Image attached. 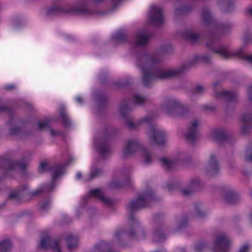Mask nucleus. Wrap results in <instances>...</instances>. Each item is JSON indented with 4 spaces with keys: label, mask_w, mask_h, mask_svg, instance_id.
<instances>
[{
    "label": "nucleus",
    "mask_w": 252,
    "mask_h": 252,
    "mask_svg": "<svg viewBox=\"0 0 252 252\" xmlns=\"http://www.w3.org/2000/svg\"><path fill=\"white\" fill-rule=\"evenodd\" d=\"M59 118L62 124L65 128H69L71 126L70 119L66 113L65 107L62 105L59 110Z\"/></svg>",
    "instance_id": "a878e982"
},
{
    "label": "nucleus",
    "mask_w": 252,
    "mask_h": 252,
    "mask_svg": "<svg viewBox=\"0 0 252 252\" xmlns=\"http://www.w3.org/2000/svg\"><path fill=\"white\" fill-rule=\"evenodd\" d=\"M149 20L151 24L156 26H161L163 23V16L162 9L157 6H152L149 14Z\"/></svg>",
    "instance_id": "2eb2a0df"
},
{
    "label": "nucleus",
    "mask_w": 252,
    "mask_h": 252,
    "mask_svg": "<svg viewBox=\"0 0 252 252\" xmlns=\"http://www.w3.org/2000/svg\"><path fill=\"white\" fill-rule=\"evenodd\" d=\"M28 189V186L24 184L19 186L16 191L11 192L8 197V199L12 200L16 203H19L22 200L24 192Z\"/></svg>",
    "instance_id": "b1692460"
},
{
    "label": "nucleus",
    "mask_w": 252,
    "mask_h": 252,
    "mask_svg": "<svg viewBox=\"0 0 252 252\" xmlns=\"http://www.w3.org/2000/svg\"><path fill=\"white\" fill-rule=\"evenodd\" d=\"M15 86L13 84H8L4 87V89L6 91H10L15 89Z\"/></svg>",
    "instance_id": "0e129e2a"
},
{
    "label": "nucleus",
    "mask_w": 252,
    "mask_h": 252,
    "mask_svg": "<svg viewBox=\"0 0 252 252\" xmlns=\"http://www.w3.org/2000/svg\"><path fill=\"white\" fill-rule=\"evenodd\" d=\"M103 173V171L101 169L97 168L95 167V165L94 164L91 169L89 180H92L96 178H97L102 175Z\"/></svg>",
    "instance_id": "c9c22d12"
},
{
    "label": "nucleus",
    "mask_w": 252,
    "mask_h": 252,
    "mask_svg": "<svg viewBox=\"0 0 252 252\" xmlns=\"http://www.w3.org/2000/svg\"><path fill=\"white\" fill-rule=\"evenodd\" d=\"M245 14L248 16L252 17V6H249L246 8Z\"/></svg>",
    "instance_id": "e2e57ef3"
},
{
    "label": "nucleus",
    "mask_w": 252,
    "mask_h": 252,
    "mask_svg": "<svg viewBox=\"0 0 252 252\" xmlns=\"http://www.w3.org/2000/svg\"><path fill=\"white\" fill-rule=\"evenodd\" d=\"M241 119L243 124L241 129V132L243 134H247L252 129V113H245Z\"/></svg>",
    "instance_id": "412c9836"
},
{
    "label": "nucleus",
    "mask_w": 252,
    "mask_h": 252,
    "mask_svg": "<svg viewBox=\"0 0 252 252\" xmlns=\"http://www.w3.org/2000/svg\"><path fill=\"white\" fill-rule=\"evenodd\" d=\"M25 159V158H22V160H13L7 155L0 156V175L5 177L7 172L17 168H19L24 173L27 167Z\"/></svg>",
    "instance_id": "0eeeda50"
},
{
    "label": "nucleus",
    "mask_w": 252,
    "mask_h": 252,
    "mask_svg": "<svg viewBox=\"0 0 252 252\" xmlns=\"http://www.w3.org/2000/svg\"><path fill=\"white\" fill-rule=\"evenodd\" d=\"M118 131L116 128H109L106 130L104 137L100 138L94 137V143L95 148L102 158H105L111 153L108 137L115 134Z\"/></svg>",
    "instance_id": "6e6552de"
},
{
    "label": "nucleus",
    "mask_w": 252,
    "mask_h": 252,
    "mask_svg": "<svg viewBox=\"0 0 252 252\" xmlns=\"http://www.w3.org/2000/svg\"><path fill=\"white\" fill-rule=\"evenodd\" d=\"M94 3H98L102 2L104 0H91ZM113 2H114L113 5V9H115L118 5L119 4L120 1L122 0H111Z\"/></svg>",
    "instance_id": "5fc2aeb1"
},
{
    "label": "nucleus",
    "mask_w": 252,
    "mask_h": 252,
    "mask_svg": "<svg viewBox=\"0 0 252 252\" xmlns=\"http://www.w3.org/2000/svg\"><path fill=\"white\" fill-rule=\"evenodd\" d=\"M91 197L99 199L103 204L107 207L111 206L113 203V200L111 199L105 197V192L103 189L96 188L91 190L89 194L83 198L82 205H86L88 201L91 199Z\"/></svg>",
    "instance_id": "9b49d317"
},
{
    "label": "nucleus",
    "mask_w": 252,
    "mask_h": 252,
    "mask_svg": "<svg viewBox=\"0 0 252 252\" xmlns=\"http://www.w3.org/2000/svg\"><path fill=\"white\" fill-rule=\"evenodd\" d=\"M73 160V157L69 156L66 162L51 165V167H49V171L52 173V177L51 183L42 186L34 191L30 192L29 195L32 197L39 194L42 192H50L54 191L56 186L57 180L65 173L66 167L70 164Z\"/></svg>",
    "instance_id": "20e7f679"
},
{
    "label": "nucleus",
    "mask_w": 252,
    "mask_h": 252,
    "mask_svg": "<svg viewBox=\"0 0 252 252\" xmlns=\"http://www.w3.org/2000/svg\"><path fill=\"white\" fill-rule=\"evenodd\" d=\"M249 245L248 244L242 246L239 249L238 252H249Z\"/></svg>",
    "instance_id": "052dcab7"
},
{
    "label": "nucleus",
    "mask_w": 252,
    "mask_h": 252,
    "mask_svg": "<svg viewBox=\"0 0 252 252\" xmlns=\"http://www.w3.org/2000/svg\"><path fill=\"white\" fill-rule=\"evenodd\" d=\"M180 191L183 195L186 196H188L194 192V191L189 187V189H182Z\"/></svg>",
    "instance_id": "6e6d98bb"
},
{
    "label": "nucleus",
    "mask_w": 252,
    "mask_h": 252,
    "mask_svg": "<svg viewBox=\"0 0 252 252\" xmlns=\"http://www.w3.org/2000/svg\"><path fill=\"white\" fill-rule=\"evenodd\" d=\"M160 50L164 53H169L172 51V47L170 44H164L160 47Z\"/></svg>",
    "instance_id": "09e8293b"
},
{
    "label": "nucleus",
    "mask_w": 252,
    "mask_h": 252,
    "mask_svg": "<svg viewBox=\"0 0 252 252\" xmlns=\"http://www.w3.org/2000/svg\"><path fill=\"white\" fill-rule=\"evenodd\" d=\"M163 218L164 215L161 213H158L154 216V220L156 223L160 222L163 220Z\"/></svg>",
    "instance_id": "864d4df0"
},
{
    "label": "nucleus",
    "mask_w": 252,
    "mask_h": 252,
    "mask_svg": "<svg viewBox=\"0 0 252 252\" xmlns=\"http://www.w3.org/2000/svg\"><path fill=\"white\" fill-rule=\"evenodd\" d=\"M162 164L163 167L166 168L168 171H170L173 169L176 164L174 161L170 160L165 158H162Z\"/></svg>",
    "instance_id": "58836bf2"
},
{
    "label": "nucleus",
    "mask_w": 252,
    "mask_h": 252,
    "mask_svg": "<svg viewBox=\"0 0 252 252\" xmlns=\"http://www.w3.org/2000/svg\"><path fill=\"white\" fill-rule=\"evenodd\" d=\"M243 44L247 45L252 44V33L249 31L245 32L243 36Z\"/></svg>",
    "instance_id": "79ce46f5"
},
{
    "label": "nucleus",
    "mask_w": 252,
    "mask_h": 252,
    "mask_svg": "<svg viewBox=\"0 0 252 252\" xmlns=\"http://www.w3.org/2000/svg\"><path fill=\"white\" fill-rule=\"evenodd\" d=\"M220 9L225 13H231L235 9L234 0H217Z\"/></svg>",
    "instance_id": "5701e85b"
},
{
    "label": "nucleus",
    "mask_w": 252,
    "mask_h": 252,
    "mask_svg": "<svg viewBox=\"0 0 252 252\" xmlns=\"http://www.w3.org/2000/svg\"><path fill=\"white\" fill-rule=\"evenodd\" d=\"M108 75L106 72L102 71L99 75V80L102 84H105L107 82Z\"/></svg>",
    "instance_id": "603ef678"
},
{
    "label": "nucleus",
    "mask_w": 252,
    "mask_h": 252,
    "mask_svg": "<svg viewBox=\"0 0 252 252\" xmlns=\"http://www.w3.org/2000/svg\"><path fill=\"white\" fill-rule=\"evenodd\" d=\"M136 152L140 153L142 161L145 164L149 165L152 163L151 153L142 145L140 141L138 139L128 140L124 150V156H130Z\"/></svg>",
    "instance_id": "423d86ee"
},
{
    "label": "nucleus",
    "mask_w": 252,
    "mask_h": 252,
    "mask_svg": "<svg viewBox=\"0 0 252 252\" xmlns=\"http://www.w3.org/2000/svg\"><path fill=\"white\" fill-rule=\"evenodd\" d=\"M184 35L187 39L192 42L196 41L199 37V35L198 34L190 31L185 32Z\"/></svg>",
    "instance_id": "a19ab883"
},
{
    "label": "nucleus",
    "mask_w": 252,
    "mask_h": 252,
    "mask_svg": "<svg viewBox=\"0 0 252 252\" xmlns=\"http://www.w3.org/2000/svg\"><path fill=\"white\" fill-rule=\"evenodd\" d=\"M90 1L89 0H80L79 6L76 8H69L60 5L49 7L47 10V16L49 18L60 16L64 14H80L92 15L93 11L90 9Z\"/></svg>",
    "instance_id": "39448f33"
},
{
    "label": "nucleus",
    "mask_w": 252,
    "mask_h": 252,
    "mask_svg": "<svg viewBox=\"0 0 252 252\" xmlns=\"http://www.w3.org/2000/svg\"><path fill=\"white\" fill-rule=\"evenodd\" d=\"M198 121L197 120H193L189 125L187 131L184 133L187 142L190 145H194L198 138Z\"/></svg>",
    "instance_id": "4468645a"
},
{
    "label": "nucleus",
    "mask_w": 252,
    "mask_h": 252,
    "mask_svg": "<svg viewBox=\"0 0 252 252\" xmlns=\"http://www.w3.org/2000/svg\"><path fill=\"white\" fill-rule=\"evenodd\" d=\"M51 200L50 199L46 200L43 202L40 203L39 210L44 212L48 210L50 207Z\"/></svg>",
    "instance_id": "37998d69"
},
{
    "label": "nucleus",
    "mask_w": 252,
    "mask_h": 252,
    "mask_svg": "<svg viewBox=\"0 0 252 252\" xmlns=\"http://www.w3.org/2000/svg\"><path fill=\"white\" fill-rule=\"evenodd\" d=\"M7 123L10 126L9 128L10 135L24 137L31 134L30 131L26 132L23 126H17V124L21 123L20 121L13 115L10 116Z\"/></svg>",
    "instance_id": "ddd939ff"
},
{
    "label": "nucleus",
    "mask_w": 252,
    "mask_h": 252,
    "mask_svg": "<svg viewBox=\"0 0 252 252\" xmlns=\"http://www.w3.org/2000/svg\"><path fill=\"white\" fill-rule=\"evenodd\" d=\"M250 154L249 150H247L246 154L245 156V159L247 162H252V153Z\"/></svg>",
    "instance_id": "13d9d810"
},
{
    "label": "nucleus",
    "mask_w": 252,
    "mask_h": 252,
    "mask_svg": "<svg viewBox=\"0 0 252 252\" xmlns=\"http://www.w3.org/2000/svg\"><path fill=\"white\" fill-rule=\"evenodd\" d=\"M12 246V243L10 239L3 240L0 242V252H9Z\"/></svg>",
    "instance_id": "f704fd0d"
},
{
    "label": "nucleus",
    "mask_w": 252,
    "mask_h": 252,
    "mask_svg": "<svg viewBox=\"0 0 252 252\" xmlns=\"http://www.w3.org/2000/svg\"><path fill=\"white\" fill-rule=\"evenodd\" d=\"M230 240L224 233L218 234L214 239V252H228L230 246Z\"/></svg>",
    "instance_id": "f8f14e48"
},
{
    "label": "nucleus",
    "mask_w": 252,
    "mask_h": 252,
    "mask_svg": "<svg viewBox=\"0 0 252 252\" xmlns=\"http://www.w3.org/2000/svg\"><path fill=\"white\" fill-rule=\"evenodd\" d=\"M194 211L196 217L198 218H203L205 216L206 214L205 212L202 211L200 208L198 204H195L194 206Z\"/></svg>",
    "instance_id": "c03bdc74"
},
{
    "label": "nucleus",
    "mask_w": 252,
    "mask_h": 252,
    "mask_svg": "<svg viewBox=\"0 0 252 252\" xmlns=\"http://www.w3.org/2000/svg\"><path fill=\"white\" fill-rule=\"evenodd\" d=\"M132 108L129 106L128 103H122L119 108V112L122 117L125 119L126 125L129 129H134L140 123L144 122L151 125L153 118L150 116H146L138 122H133V119L129 115Z\"/></svg>",
    "instance_id": "1a4fd4ad"
},
{
    "label": "nucleus",
    "mask_w": 252,
    "mask_h": 252,
    "mask_svg": "<svg viewBox=\"0 0 252 252\" xmlns=\"http://www.w3.org/2000/svg\"><path fill=\"white\" fill-rule=\"evenodd\" d=\"M59 244V240L52 239L47 235L41 239L38 247L41 249H50L54 252H62Z\"/></svg>",
    "instance_id": "a211bd4d"
},
{
    "label": "nucleus",
    "mask_w": 252,
    "mask_h": 252,
    "mask_svg": "<svg viewBox=\"0 0 252 252\" xmlns=\"http://www.w3.org/2000/svg\"><path fill=\"white\" fill-rule=\"evenodd\" d=\"M201 16L205 25L211 28L208 33L206 43V47L209 50L224 59L236 57L252 64V54H246L244 46L235 51H231L228 45L221 43L220 36L229 32L233 28L230 23L217 22L207 7L202 8Z\"/></svg>",
    "instance_id": "f03ea898"
},
{
    "label": "nucleus",
    "mask_w": 252,
    "mask_h": 252,
    "mask_svg": "<svg viewBox=\"0 0 252 252\" xmlns=\"http://www.w3.org/2000/svg\"><path fill=\"white\" fill-rule=\"evenodd\" d=\"M188 225V218L187 217V216H183L179 223V225H178V229L179 230V229H181L183 228H185L186 226H187Z\"/></svg>",
    "instance_id": "de8ad7c7"
},
{
    "label": "nucleus",
    "mask_w": 252,
    "mask_h": 252,
    "mask_svg": "<svg viewBox=\"0 0 252 252\" xmlns=\"http://www.w3.org/2000/svg\"><path fill=\"white\" fill-rule=\"evenodd\" d=\"M50 167L51 165H49L46 162H42L40 163L38 170L39 172L49 171V167Z\"/></svg>",
    "instance_id": "3c124183"
},
{
    "label": "nucleus",
    "mask_w": 252,
    "mask_h": 252,
    "mask_svg": "<svg viewBox=\"0 0 252 252\" xmlns=\"http://www.w3.org/2000/svg\"><path fill=\"white\" fill-rule=\"evenodd\" d=\"M24 24L23 20L19 16H15L13 19V25L15 28H20Z\"/></svg>",
    "instance_id": "a18cd8bd"
},
{
    "label": "nucleus",
    "mask_w": 252,
    "mask_h": 252,
    "mask_svg": "<svg viewBox=\"0 0 252 252\" xmlns=\"http://www.w3.org/2000/svg\"><path fill=\"white\" fill-rule=\"evenodd\" d=\"M162 60V57L158 52L149 53L143 51L135 55V65L141 71L142 82L145 87H151L158 80H165L180 75L188 71L199 59L198 56H195L175 69L163 68L160 65Z\"/></svg>",
    "instance_id": "f257e3e1"
},
{
    "label": "nucleus",
    "mask_w": 252,
    "mask_h": 252,
    "mask_svg": "<svg viewBox=\"0 0 252 252\" xmlns=\"http://www.w3.org/2000/svg\"><path fill=\"white\" fill-rule=\"evenodd\" d=\"M225 202L230 204H235L240 201L239 195L232 189H229L226 190L223 195Z\"/></svg>",
    "instance_id": "bb28decb"
},
{
    "label": "nucleus",
    "mask_w": 252,
    "mask_h": 252,
    "mask_svg": "<svg viewBox=\"0 0 252 252\" xmlns=\"http://www.w3.org/2000/svg\"><path fill=\"white\" fill-rule=\"evenodd\" d=\"M208 247V244L204 241H200L195 243L194 249L195 252H203Z\"/></svg>",
    "instance_id": "4c0bfd02"
},
{
    "label": "nucleus",
    "mask_w": 252,
    "mask_h": 252,
    "mask_svg": "<svg viewBox=\"0 0 252 252\" xmlns=\"http://www.w3.org/2000/svg\"><path fill=\"white\" fill-rule=\"evenodd\" d=\"M189 187L194 192L199 191L202 187V183L198 178H194L190 181Z\"/></svg>",
    "instance_id": "72a5a7b5"
},
{
    "label": "nucleus",
    "mask_w": 252,
    "mask_h": 252,
    "mask_svg": "<svg viewBox=\"0 0 252 252\" xmlns=\"http://www.w3.org/2000/svg\"><path fill=\"white\" fill-rule=\"evenodd\" d=\"M205 170L207 174L211 176H215L219 173L220 166L215 155H211L208 162L205 167Z\"/></svg>",
    "instance_id": "aec40b11"
},
{
    "label": "nucleus",
    "mask_w": 252,
    "mask_h": 252,
    "mask_svg": "<svg viewBox=\"0 0 252 252\" xmlns=\"http://www.w3.org/2000/svg\"><path fill=\"white\" fill-rule=\"evenodd\" d=\"M149 136L152 143L158 145H163L165 143L164 132L155 126H153L150 127Z\"/></svg>",
    "instance_id": "f3484780"
},
{
    "label": "nucleus",
    "mask_w": 252,
    "mask_h": 252,
    "mask_svg": "<svg viewBox=\"0 0 252 252\" xmlns=\"http://www.w3.org/2000/svg\"><path fill=\"white\" fill-rule=\"evenodd\" d=\"M132 183L129 178H126L124 182H121L119 180H114L110 184V187L112 189H118L121 188H129L132 187Z\"/></svg>",
    "instance_id": "c756f323"
},
{
    "label": "nucleus",
    "mask_w": 252,
    "mask_h": 252,
    "mask_svg": "<svg viewBox=\"0 0 252 252\" xmlns=\"http://www.w3.org/2000/svg\"><path fill=\"white\" fill-rule=\"evenodd\" d=\"M216 96L217 98L223 97L226 101L227 104L226 110L227 111H229V107L232 109H233L235 107L237 97V94L236 93L228 91L218 92L216 94Z\"/></svg>",
    "instance_id": "6ab92c4d"
},
{
    "label": "nucleus",
    "mask_w": 252,
    "mask_h": 252,
    "mask_svg": "<svg viewBox=\"0 0 252 252\" xmlns=\"http://www.w3.org/2000/svg\"><path fill=\"white\" fill-rule=\"evenodd\" d=\"M77 102L80 104H82L83 103V99L80 96H78L76 97V99Z\"/></svg>",
    "instance_id": "774afa93"
},
{
    "label": "nucleus",
    "mask_w": 252,
    "mask_h": 252,
    "mask_svg": "<svg viewBox=\"0 0 252 252\" xmlns=\"http://www.w3.org/2000/svg\"><path fill=\"white\" fill-rule=\"evenodd\" d=\"M159 200L160 198L156 195L154 190L148 188L143 193L138 195L136 199L131 201L126 208L130 226L128 230L117 231L115 238L119 241L121 238H126L136 240L144 239L145 234L144 228L135 218L134 214L139 210L148 207L150 202Z\"/></svg>",
    "instance_id": "7ed1b4c3"
},
{
    "label": "nucleus",
    "mask_w": 252,
    "mask_h": 252,
    "mask_svg": "<svg viewBox=\"0 0 252 252\" xmlns=\"http://www.w3.org/2000/svg\"><path fill=\"white\" fill-rule=\"evenodd\" d=\"M204 88L203 86L198 85L194 88V93L197 94H201L203 92Z\"/></svg>",
    "instance_id": "680f3d73"
},
{
    "label": "nucleus",
    "mask_w": 252,
    "mask_h": 252,
    "mask_svg": "<svg viewBox=\"0 0 252 252\" xmlns=\"http://www.w3.org/2000/svg\"><path fill=\"white\" fill-rule=\"evenodd\" d=\"M50 132L52 136H55V135H58L59 131H55L54 130L51 129Z\"/></svg>",
    "instance_id": "338daca9"
},
{
    "label": "nucleus",
    "mask_w": 252,
    "mask_h": 252,
    "mask_svg": "<svg viewBox=\"0 0 252 252\" xmlns=\"http://www.w3.org/2000/svg\"><path fill=\"white\" fill-rule=\"evenodd\" d=\"M132 100L134 104L138 106H143L149 101L148 98L139 94H135L132 95Z\"/></svg>",
    "instance_id": "2f4dec72"
},
{
    "label": "nucleus",
    "mask_w": 252,
    "mask_h": 252,
    "mask_svg": "<svg viewBox=\"0 0 252 252\" xmlns=\"http://www.w3.org/2000/svg\"><path fill=\"white\" fill-rule=\"evenodd\" d=\"M93 95L96 104L95 113H100L107 105L108 96L105 93L99 91H94Z\"/></svg>",
    "instance_id": "dca6fc26"
},
{
    "label": "nucleus",
    "mask_w": 252,
    "mask_h": 252,
    "mask_svg": "<svg viewBox=\"0 0 252 252\" xmlns=\"http://www.w3.org/2000/svg\"><path fill=\"white\" fill-rule=\"evenodd\" d=\"M12 109L11 108L7 107L2 105V102L0 99V113L6 112L9 114H12Z\"/></svg>",
    "instance_id": "8fccbe9b"
},
{
    "label": "nucleus",
    "mask_w": 252,
    "mask_h": 252,
    "mask_svg": "<svg viewBox=\"0 0 252 252\" xmlns=\"http://www.w3.org/2000/svg\"><path fill=\"white\" fill-rule=\"evenodd\" d=\"M248 93L249 99L251 100V101L252 102V85L250 86L249 87Z\"/></svg>",
    "instance_id": "69168bd1"
},
{
    "label": "nucleus",
    "mask_w": 252,
    "mask_h": 252,
    "mask_svg": "<svg viewBox=\"0 0 252 252\" xmlns=\"http://www.w3.org/2000/svg\"><path fill=\"white\" fill-rule=\"evenodd\" d=\"M167 188L170 191H172L176 189L177 185L174 183H168L167 185Z\"/></svg>",
    "instance_id": "bf43d9fd"
},
{
    "label": "nucleus",
    "mask_w": 252,
    "mask_h": 252,
    "mask_svg": "<svg viewBox=\"0 0 252 252\" xmlns=\"http://www.w3.org/2000/svg\"><path fill=\"white\" fill-rule=\"evenodd\" d=\"M93 252H115L110 250V246L105 242L101 241L96 244Z\"/></svg>",
    "instance_id": "7c9ffc66"
},
{
    "label": "nucleus",
    "mask_w": 252,
    "mask_h": 252,
    "mask_svg": "<svg viewBox=\"0 0 252 252\" xmlns=\"http://www.w3.org/2000/svg\"><path fill=\"white\" fill-rule=\"evenodd\" d=\"M131 83L132 79L128 77L126 78L125 80H121L115 82L114 85L117 88H122L128 86Z\"/></svg>",
    "instance_id": "ea45409f"
},
{
    "label": "nucleus",
    "mask_w": 252,
    "mask_h": 252,
    "mask_svg": "<svg viewBox=\"0 0 252 252\" xmlns=\"http://www.w3.org/2000/svg\"><path fill=\"white\" fill-rule=\"evenodd\" d=\"M166 237L161 226L156 227L153 231V241L155 243H161L166 240Z\"/></svg>",
    "instance_id": "cd10ccee"
},
{
    "label": "nucleus",
    "mask_w": 252,
    "mask_h": 252,
    "mask_svg": "<svg viewBox=\"0 0 252 252\" xmlns=\"http://www.w3.org/2000/svg\"><path fill=\"white\" fill-rule=\"evenodd\" d=\"M161 108L165 113L174 116H184L188 112L186 107L173 98L167 99L162 105Z\"/></svg>",
    "instance_id": "9d476101"
},
{
    "label": "nucleus",
    "mask_w": 252,
    "mask_h": 252,
    "mask_svg": "<svg viewBox=\"0 0 252 252\" xmlns=\"http://www.w3.org/2000/svg\"><path fill=\"white\" fill-rule=\"evenodd\" d=\"M211 136L219 144L225 141L227 138L226 131L222 128L212 130L211 132Z\"/></svg>",
    "instance_id": "393cba45"
},
{
    "label": "nucleus",
    "mask_w": 252,
    "mask_h": 252,
    "mask_svg": "<svg viewBox=\"0 0 252 252\" xmlns=\"http://www.w3.org/2000/svg\"><path fill=\"white\" fill-rule=\"evenodd\" d=\"M66 241L68 248L70 250L74 249L77 245V238L72 234H69L66 237Z\"/></svg>",
    "instance_id": "473e14b6"
},
{
    "label": "nucleus",
    "mask_w": 252,
    "mask_h": 252,
    "mask_svg": "<svg viewBox=\"0 0 252 252\" xmlns=\"http://www.w3.org/2000/svg\"><path fill=\"white\" fill-rule=\"evenodd\" d=\"M50 121L48 119H45L43 121H39L38 123L39 129L42 130L45 127L50 128Z\"/></svg>",
    "instance_id": "49530a36"
},
{
    "label": "nucleus",
    "mask_w": 252,
    "mask_h": 252,
    "mask_svg": "<svg viewBox=\"0 0 252 252\" xmlns=\"http://www.w3.org/2000/svg\"><path fill=\"white\" fill-rule=\"evenodd\" d=\"M191 6H184L177 8L174 10V13L176 15H185L189 13L192 9Z\"/></svg>",
    "instance_id": "e433bc0d"
},
{
    "label": "nucleus",
    "mask_w": 252,
    "mask_h": 252,
    "mask_svg": "<svg viewBox=\"0 0 252 252\" xmlns=\"http://www.w3.org/2000/svg\"><path fill=\"white\" fill-rule=\"evenodd\" d=\"M112 41L115 45H117L118 44L122 43L124 42H130L124 31L122 30L119 31L115 32L112 37Z\"/></svg>",
    "instance_id": "c85d7f7f"
},
{
    "label": "nucleus",
    "mask_w": 252,
    "mask_h": 252,
    "mask_svg": "<svg viewBox=\"0 0 252 252\" xmlns=\"http://www.w3.org/2000/svg\"><path fill=\"white\" fill-rule=\"evenodd\" d=\"M150 37V35L146 33H138L135 36V40L130 42L132 45L135 48L139 47L144 46L146 45Z\"/></svg>",
    "instance_id": "4be33fe9"
},
{
    "label": "nucleus",
    "mask_w": 252,
    "mask_h": 252,
    "mask_svg": "<svg viewBox=\"0 0 252 252\" xmlns=\"http://www.w3.org/2000/svg\"><path fill=\"white\" fill-rule=\"evenodd\" d=\"M198 57L199 61H201L206 63H210V57L208 55H204Z\"/></svg>",
    "instance_id": "4d7b16f0"
}]
</instances>
